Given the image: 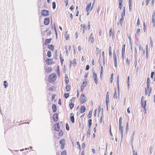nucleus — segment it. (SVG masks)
Here are the masks:
<instances>
[{
	"mask_svg": "<svg viewBox=\"0 0 155 155\" xmlns=\"http://www.w3.org/2000/svg\"><path fill=\"white\" fill-rule=\"evenodd\" d=\"M140 29L138 28V29H137V31H136V33L137 35H139V34L140 33Z\"/></svg>",
	"mask_w": 155,
	"mask_h": 155,
	"instance_id": "a18cd8bd",
	"label": "nucleus"
},
{
	"mask_svg": "<svg viewBox=\"0 0 155 155\" xmlns=\"http://www.w3.org/2000/svg\"><path fill=\"white\" fill-rule=\"evenodd\" d=\"M87 84V82L86 81H84L81 85V91L82 92L84 89V87H85Z\"/></svg>",
	"mask_w": 155,
	"mask_h": 155,
	"instance_id": "f8f14e48",
	"label": "nucleus"
},
{
	"mask_svg": "<svg viewBox=\"0 0 155 155\" xmlns=\"http://www.w3.org/2000/svg\"><path fill=\"white\" fill-rule=\"evenodd\" d=\"M125 7H124V8L123 12L122 13V14H121V16L122 17H124V16L125 14Z\"/></svg>",
	"mask_w": 155,
	"mask_h": 155,
	"instance_id": "e433bc0d",
	"label": "nucleus"
},
{
	"mask_svg": "<svg viewBox=\"0 0 155 155\" xmlns=\"http://www.w3.org/2000/svg\"><path fill=\"white\" fill-rule=\"evenodd\" d=\"M60 61H61V64L62 65L63 64V62L64 61V60L62 58L61 55L60 56Z\"/></svg>",
	"mask_w": 155,
	"mask_h": 155,
	"instance_id": "473e14b6",
	"label": "nucleus"
},
{
	"mask_svg": "<svg viewBox=\"0 0 155 155\" xmlns=\"http://www.w3.org/2000/svg\"><path fill=\"white\" fill-rule=\"evenodd\" d=\"M53 119L54 122H56L58 121V117L57 113H55L53 116Z\"/></svg>",
	"mask_w": 155,
	"mask_h": 155,
	"instance_id": "4468645a",
	"label": "nucleus"
},
{
	"mask_svg": "<svg viewBox=\"0 0 155 155\" xmlns=\"http://www.w3.org/2000/svg\"><path fill=\"white\" fill-rule=\"evenodd\" d=\"M59 143L61 146V149L62 150L64 149L66 144L65 140L64 139H61L59 142Z\"/></svg>",
	"mask_w": 155,
	"mask_h": 155,
	"instance_id": "39448f33",
	"label": "nucleus"
},
{
	"mask_svg": "<svg viewBox=\"0 0 155 155\" xmlns=\"http://www.w3.org/2000/svg\"><path fill=\"white\" fill-rule=\"evenodd\" d=\"M122 117H120L119 120V124H122Z\"/></svg>",
	"mask_w": 155,
	"mask_h": 155,
	"instance_id": "79ce46f5",
	"label": "nucleus"
},
{
	"mask_svg": "<svg viewBox=\"0 0 155 155\" xmlns=\"http://www.w3.org/2000/svg\"><path fill=\"white\" fill-rule=\"evenodd\" d=\"M48 48L50 50L53 51L54 49V46L52 45H49L48 46Z\"/></svg>",
	"mask_w": 155,
	"mask_h": 155,
	"instance_id": "aec40b11",
	"label": "nucleus"
},
{
	"mask_svg": "<svg viewBox=\"0 0 155 155\" xmlns=\"http://www.w3.org/2000/svg\"><path fill=\"white\" fill-rule=\"evenodd\" d=\"M71 88V85L70 84L67 85L66 87V90L67 91H68L70 90Z\"/></svg>",
	"mask_w": 155,
	"mask_h": 155,
	"instance_id": "393cba45",
	"label": "nucleus"
},
{
	"mask_svg": "<svg viewBox=\"0 0 155 155\" xmlns=\"http://www.w3.org/2000/svg\"><path fill=\"white\" fill-rule=\"evenodd\" d=\"M69 107L71 109H72L74 107L73 103L70 102L69 104Z\"/></svg>",
	"mask_w": 155,
	"mask_h": 155,
	"instance_id": "f704fd0d",
	"label": "nucleus"
},
{
	"mask_svg": "<svg viewBox=\"0 0 155 155\" xmlns=\"http://www.w3.org/2000/svg\"><path fill=\"white\" fill-rule=\"evenodd\" d=\"M4 85L5 86V87H6L8 86V84L7 81H5L4 82Z\"/></svg>",
	"mask_w": 155,
	"mask_h": 155,
	"instance_id": "de8ad7c7",
	"label": "nucleus"
},
{
	"mask_svg": "<svg viewBox=\"0 0 155 155\" xmlns=\"http://www.w3.org/2000/svg\"><path fill=\"white\" fill-rule=\"evenodd\" d=\"M54 130L55 131H58L60 130V127L58 123H56L54 125Z\"/></svg>",
	"mask_w": 155,
	"mask_h": 155,
	"instance_id": "9b49d317",
	"label": "nucleus"
},
{
	"mask_svg": "<svg viewBox=\"0 0 155 155\" xmlns=\"http://www.w3.org/2000/svg\"><path fill=\"white\" fill-rule=\"evenodd\" d=\"M89 40L90 41V43L91 44H92L94 41V38L93 37V34L92 33L90 34Z\"/></svg>",
	"mask_w": 155,
	"mask_h": 155,
	"instance_id": "a211bd4d",
	"label": "nucleus"
},
{
	"mask_svg": "<svg viewBox=\"0 0 155 155\" xmlns=\"http://www.w3.org/2000/svg\"><path fill=\"white\" fill-rule=\"evenodd\" d=\"M150 44L152 46H153V41H152V40L151 38H150Z\"/></svg>",
	"mask_w": 155,
	"mask_h": 155,
	"instance_id": "052dcab7",
	"label": "nucleus"
},
{
	"mask_svg": "<svg viewBox=\"0 0 155 155\" xmlns=\"http://www.w3.org/2000/svg\"><path fill=\"white\" fill-rule=\"evenodd\" d=\"M91 132V128H88V130L87 132V137H89Z\"/></svg>",
	"mask_w": 155,
	"mask_h": 155,
	"instance_id": "c756f323",
	"label": "nucleus"
},
{
	"mask_svg": "<svg viewBox=\"0 0 155 155\" xmlns=\"http://www.w3.org/2000/svg\"><path fill=\"white\" fill-rule=\"evenodd\" d=\"M109 99H106V105L107 106L108 105V103L109 101Z\"/></svg>",
	"mask_w": 155,
	"mask_h": 155,
	"instance_id": "13d9d810",
	"label": "nucleus"
},
{
	"mask_svg": "<svg viewBox=\"0 0 155 155\" xmlns=\"http://www.w3.org/2000/svg\"><path fill=\"white\" fill-rule=\"evenodd\" d=\"M75 97H73L71 100V103H73L74 102L75 100Z\"/></svg>",
	"mask_w": 155,
	"mask_h": 155,
	"instance_id": "09e8293b",
	"label": "nucleus"
},
{
	"mask_svg": "<svg viewBox=\"0 0 155 155\" xmlns=\"http://www.w3.org/2000/svg\"><path fill=\"white\" fill-rule=\"evenodd\" d=\"M52 110L53 112L55 113L57 110V107L55 104H53L52 105Z\"/></svg>",
	"mask_w": 155,
	"mask_h": 155,
	"instance_id": "412c9836",
	"label": "nucleus"
},
{
	"mask_svg": "<svg viewBox=\"0 0 155 155\" xmlns=\"http://www.w3.org/2000/svg\"><path fill=\"white\" fill-rule=\"evenodd\" d=\"M113 58H114V60L117 59V56L115 54H113Z\"/></svg>",
	"mask_w": 155,
	"mask_h": 155,
	"instance_id": "5fc2aeb1",
	"label": "nucleus"
},
{
	"mask_svg": "<svg viewBox=\"0 0 155 155\" xmlns=\"http://www.w3.org/2000/svg\"><path fill=\"white\" fill-rule=\"evenodd\" d=\"M126 62L128 65H129L130 64V61L127 58V59Z\"/></svg>",
	"mask_w": 155,
	"mask_h": 155,
	"instance_id": "680f3d73",
	"label": "nucleus"
},
{
	"mask_svg": "<svg viewBox=\"0 0 155 155\" xmlns=\"http://www.w3.org/2000/svg\"><path fill=\"white\" fill-rule=\"evenodd\" d=\"M61 155H67V152L66 150L63 151L61 153Z\"/></svg>",
	"mask_w": 155,
	"mask_h": 155,
	"instance_id": "72a5a7b5",
	"label": "nucleus"
},
{
	"mask_svg": "<svg viewBox=\"0 0 155 155\" xmlns=\"http://www.w3.org/2000/svg\"><path fill=\"white\" fill-rule=\"evenodd\" d=\"M91 3H90L88 4L86 7L85 9L86 11L87 12V15H88L90 13V11H91L92 10L93 5H92V6L91 7Z\"/></svg>",
	"mask_w": 155,
	"mask_h": 155,
	"instance_id": "7ed1b4c3",
	"label": "nucleus"
},
{
	"mask_svg": "<svg viewBox=\"0 0 155 155\" xmlns=\"http://www.w3.org/2000/svg\"><path fill=\"white\" fill-rule=\"evenodd\" d=\"M123 21H124V17H122L119 20V22H120V24L121 25H122V22H123Z\"/></svg>",
	"mask_w": 155,
	"mask_h": 155,
	"instance_id": "a19ab883",
	"label": "nucleus"
},
{
	"mask_svg": "<svg viewBox=\"0 0 155 155\" xmlns=\"http://www.w3.org/2000/svg\"><path fill=\"white\" fill-rule=\"evenodd\" d=\"M91 125H92V120L89 119L88 120V128H91Z\"/></svg>",
	"mask_w": 155,
	"mask_h": 155,
	"instance_id": "5701e85b",
	"label": "nucleus"
},
{
	"mask_svg": "<svg viewBox=\"0 0 155 155\" xmlns=\"http://www.w3.org/2000/svg\"><path fill=\"white\" fill-rule=\"evenodd\" d=\"M113 32L112 31L111 28H110V31H109V35L110 36H111L112 35V34Z\"/></svg>",
	"mask_w": 155,
	"mask_h": 155,
	"instance_id": "864d4df0",
	"label": "nucleus"
},
{
	"mask_svg": "<svg viewBox=\"0 0 155 155\" xmlns=\"http://www.w3.org/2000/svg\"><path fill=\"white\" fill-rule=\"evenodd\" d=\"M109 133H110V135L111 136H112V134L111 133V126H110V129H109Z\"/></svg>",
	"mask_w": 155,
	"mask_h": 155,
	"instance_id": "603ef678",
	"label": "nucleus"
},
{
	"mask_svg": "<svg viewBox=\"0 0 155 155\" xmlns=\"http://www.w3.org/2000/svg\"><path fill=\"white\" fill-rule=\"evenodd\" d=\"M52 40V39L51 38H50L49 39H46L45 40V44L46 45L49 43H50V42Z\"/></svg>",
	"mask_w": 155,
	"mask_h": 155,
	"instance_id": "f3484780",
	"label": "nucleus"
},
{
	"mask_svg": "<svg viewBox=\"0 0 155 155\" xmlns=\"http://www.w3.org/2000/svg\"><path fill=\"white\" fill-rule=\"evenodd\" d=\"M119 130L121 132V136L122 137L123 134V126L122 124H119Z\"/></svg>",
	"mask_w": 155,
	"mask_h": 155,
	"instance_id": "2eb2a0df",
	"label": "nucleus"
},
{
	"mask_svg": "<svg viewBox=\"0 0 155 155\" xmlns=\"http://www.w3.org/2000/svg\"><path fill=\"white\" fill-rule=\"evenodd\" d=\"M64 37L67 40H68L69 38V35L68 33V31H66L65 32V34H64Z\"/></svg>",
	"mask_w": 155,
	"mask_h": 155,
	"instance_id": "6ab92c4d",
	"label": "nucleus"
},
{
	"mask_svg": "<svg viewBox=\"0 0 155 155\" xmlns=\"http://www.w3.org/2000/svg\"><path fill=\"white\" fill-rule=\"evenodd\" d=\"M151 0H146V3L147 5Z\"/></svg>",
	"mask_w": 155,
	"mask_h": 155,
	"instance_id": "4d7b16f0",
	"label": "nucleus"
},
{
	"mask_svg": "<svg viewBox=\"0 0 155 155\" xmlns=\"http://www.w3.org/2000/svg\"><path fill=\"white\" fill-rule=\"evenodd\" d=\"M93 77L94 79V80L95 82V83L96 84H98V80L97 79V76L95 72H93Z\"/></svg>",
	"mask_w": 155,
	"mask_h": 155,
	"instance_id": "1a4fd4ad",
	"label": "nucleus"
},
{
	"mask_svg": "<svg viewBox=\"0 0 155 155\" xmlns=\"http://www.w3.org/2000/svg\"><path fill=\"white\" fill-rule=\"evenodd\" d=\"M152 22L153 23V27H154L155 26V18H152Z\"/></svg>",
	"mask_w": 155,
	"mask_h": 155,
	"instance_id": "c9c22d12",
	"label": "nucleus"
},
{
	"mask_svg": "<svg viewBox=\"0 0 155 155\" xmlns=\"http://www.w3.org/2000/svg\"><path fill=\"white\" fill-rule=\"evenodd\" d=\"M69 95V94L68 93H66L64 94V97L66 98H67L68 97Z\"/></svg>",
	"mask_w": 155,
	"mask_h": 155,
	"instance_id": "49530a36",
	"label": "nucleus"
},
{
	"mask_svg": "<svg viewBox=\"0 0 155 155\" xmlns=\"http://www.w3.org/2000/svg\"><path fill=\"white\" fill-rule=\"evenodd\" d=\"M66 129L67 130H69L70 129L68 123H66Z\"/></svg>",
	"mask_w": 155,
	"mask_h": 155,
	"instance_id": "4c0bfd02",
	"label": "nucleus"
},
{
	"mask_svg": "<svg viewBox=\"0 0 155 155\" xmlns=\"http://www.w3.org/2000/svg\"><path fill=\"white\" fill-rule=\"evenodd\" d=\"M92 110L90 111L88 113V115H87V117L88 118H91V115L92 114Z\"/></svg>",
	"mask_w": 155,
	"mask_h": 155,
	"instance_id": "c85d7f7f",
	"label": "nucleus"
},
{
	"mask_svg": "<svg viewBox=\"0 0 155 155\" xmlns=\"http://www.w3.org/2000/svg\"><path fill=\"white\" fill-rule=\"evenodd\" d=\"M114 98H117V94L116 92H115L114 95Z\"/></svg>",
	"mask_w": 155,
	"mask_h": 155,
	"instance_id": "6e6d98bb",
	"label": "nucleus"
},
{
	"mask_svg": "<svg viewBox=\"0 0 155 155\" xmlns=\"http://www.w3.org/2000/svg\"><path fill=\"white\" fill-rule=\"evenodd\" d=\"M47 65H49L53 63V60L52 58H47L45 61Z\"/></svg>",
	"mask_w": 155,
	"mask_h": 155,
	"instance_id": "0eeeda50",
	"label": "nucleus"
},
{
	"mask_svg": "<svg viewBox=\"0 0 155 155\" xmlns=\"http://www.w3.org/2000/svg\"><path fill=\"white\" fill-rule=\"evenodd\" d=\"M77 60L76 59H74L73 61H70L69 62V65L70 67L72 66L75 67L77 64Z\"/></svg>",
	"mask_w": 155,
	"mask_h": 155,
	"instance_id": "423d86ee",
	"label": "nucleus"
},
{
	"mask_svg": "<svg viewBox=\"0 0 155 155\" xmlns=\"http://www.w3.org/2000/svg\"><path fill=\"white\" fill-rule=\"evenodd\" d=\"M56 89V87H50L49 88V90L50 91H53V90H55Z\"/></svg>",
	"mask_w": 155,
	"mask_h": 155,
	"instance_id": "37998d69",
	"label": "nucleus"
},
{
	"mask_svg": "<svg viewBox=\"0 0 155 155\" xmlns=\"http://www.w3.org/2000/svg\"><path fill=\"white\" fill-rule=\"evenodd\" d=\"M140 20H139V19L138 18L137 19V25H140Z\"/></svg>",
	"mask_w": 155,
	"mask_h": 155,
	"instance_id": "69168bd1",
	"label": "nucleus"
},
{
	"mask_svg": "<svg viewBox=\"0 0 155 155\" xmlns=\"http://www.w3.org/2000/svg\"><path fill=\"white\" fill-rule=\"evenodd\" d=\"M89 68H90V67H89V65H87L86 66V70H88L89 69Z\"/></svg>",
	"mask_w": 155,
	"mask_h": 155,
	"instance_id": "0e129e2a",
	"label": "nucleus"
},
{
	"mask_svg": "<svg viewBox=\"0 0 155 155\" xmlns=\"http://www.w3.org/2000/svg\"><path fill=\"white\" fill-rule=\"evenodd\" d=\"M81 28L83 30V33H84L85 30L86 29V26L84 25V24H81Z\"/></svg>",
	"mask_w": 155,
	"mask_h": 155,
	"instance_id": "4be33fe9",
	"label": "nucleus"
},
{
	"mask_svg": "<svg viewBox=\"0 0 155 155\" xmlns=\"http://www.w3.org/2000/svg\"><path fill=\"white\" fill-rule=\"evenodd\" d=\"M64 2L66 4V6H67L68 4V0H64Z\"/></svg>",
	"mask_w": 155,
	"mask_h": 155,
	"instance_id": "e2e57ef3",
	"label": "nucleus"
},
{
	"mask_svg": "<svg viewBox=\"0 0 155 155\" xmlns=\"http://www.w3.org/2000/svg\"><path fill=\"white\" fill-rule=\"evenodd\" d=\"M122 3H119V7L120 10L122 9Z\"/></svg>",
	"mask_w": 155,
	"mask_h": 155,
	"instance_id": "c03bdc74",
	"label": "nucleus"
},
{
	"mask_svg": "<svg viewBox=\"0 0 155 155\" xmlns=\"http://www.w3.org/2000/svg\"><path fill=\"white\" fill-rule=\"evenodd\" d=\"M151 78L152 79L155 80V73L154 72H152L151 73Z\"/></svg>",
	"mask_w": 155,
	"mask_h": 155,
	"instance_id": "b1692460",
	"label": "nucleus"
},
{
	"mask_svg": "<svg viewBox=\"0 0 155 155\" xmlns=\"http://www.w3.org/2000/svg\"><path fill=\"white\" fill-rule=\"evenodd\" d=\"M87 98L85 96L84 93H82L80 97V101L81 104L85 103L87 101Z\"/></svg>",
	"mask_w": 155,
	"mask_h": 155,
	"instance_id": "20e7f679",
	"label": "nucleus"
},
{
	"mask_svg": "<svg viewBox=\"0 0 155 155\" xmlns=\"http://www.w3.org/2000/svg\"><path fill=\"white\" fill-rule=\"evenodd\" d=\"M47 56L49 58H50L51 56V53L50 51H48L47 53Z\"/></svg>",
	"mask_w": 155,
	"mask_h": 155,
	"instance_id": "cd10ccee",
	"label": "nucleus"
},
{
	"mask_svg": "<svg viewBox=\"0 0 155 155\" xmlns=\"http://www.w3.org/2000/svg\"><path fill=\"white\" fill-rule=\"evenodd\" d=\"M64 134V132L63 131L61 130L59 132L58 134V135L59 137H61Z\"/></svg>",
	"mask_w": 155,
	"mask_h": 155,
	"instance_id": "a878e982",
	"label": "nucleus"
},
{
	"mask_svg": "<svg viewBox=\"0 0 155 155\" xmlns=\"http://www.w3.org/2000/svg\"><path fill=\"white\" fill-rule=\"evenodd\" d=\"M106 99H109L108 92L107 93Z\"/></svg>",
	"mask_w": 155,
	"mask_h": 155,
	"instance_id": "bf43d9fd",
	"label": "nucleus"
},
{
	"mask_svg": "<svg viewBox=\"0 0 155 155\" xmlns=\"http://www.w3.org/2000/svg\"><path fill=\"white\" fill-rule=\"evenodd\" d=\"M49 12L46 10H43L41 12V15L44 16H46L48 15Z\"/></svg>",
	"mask_w": 155,
	"mask_h": 155,
	"instance_id": "9d476101",
	"label": "nucleus"
},
{
	"mask_svg": "<svg viewBox=\"0 0 155 155\" xmlns=\"http://www.w3.org/2000/svg\"><path fill=\"white\" fill-rule=\"evenodd\" d=\"M127 86L128 88H129L130 86V77L128 76L127 78Z\"/></svg>",
	"mask_w": 155,
	"mask_h": 155,
	"instance_id": "7c9ffc66",
	"label": "nucleus"
},
{
	"mask_svg": "<svg viewBox=\"0 0 155 155\" xmlns=\"http://www.w3.org/2000/svg\"><path fill=\"white\" fill-rule=\"evenodd\" d=\"M147 89L146 88L145 90V94L146 95H148L149 96H150V94L151 91V88L149 87V86L147 87Z\"/></svg>",
	"mask_w": 155,
	"mask_h": 155,
	"instance_id": "6e6552de",
	"label": "nucleus"
},
{
	"mask_svg": "<svg viewBox=\"0 0 155 155\" xmlns=\"http://www.w3.org/2000/svg\"><path fill=\"white\" fill-rule=\"evenodd\" d=\"M113 76V74L112 73L111 74V78H110V82H111V83H112V82Z\"/></svg>",
	"mask_w": 155,
	"mask_h": 155,
	"instance_id": "3c124183",
	"label": "nucleus"
},
{
	"mask_svg": "<svg viewBox=\"0 0 155 155\" xmlns=\"http://www.w3.org/2000/svg\"><path fill=\"white\" fill-rule=\"evenodd\" d=\"M56 76L55 74H52L49 76L48 81L50 82H54L56 80Z\"/></svg>",
	"mask_w": 155,
	"mask_h": 155,
	"instance_id": "f257e3e1",
	"label": "nucleus"
},
{
	"mask_svg": "<svg viewBox=\"0 0 155 155\" xmlns=\"http://www.w3.org/2000/svg\"><path fill=\"white\" fill-rule=\"evenodd\" d=\"M78 49L79 51H81V47L80 46H78Z\"/></svg>",
	"mask_w": 155,
	"mask_h": 155,
	"instance_id": "338daca9",
	"label": "nucleus"
},
{
	"mask_svg": "<svg viewBox=\"0 0 155 155\" xmlns=\"http://www.w3.org/2000/svg\"><path fill=\"white\" fill-rule=\"evenodd\" d=\"M86 110V107L84 106L83 105L81 107L80 109V112L81 113H83Z\"/></svg>",
	"mask_w": 155,
	"mask_h": 155,
	"instance_id": "dca6fc26",
	"label": "nucleus"
},
{
	"mask_svg": "<svg viewBox=\"0 0 155 155\" xmlns=\"http://www.w3.org/2000/svg\"><path fill=\"white\" fill-rule=\"evenodd\" d=\"M65 82L66 84H67L69 82V80L68 79V76L66 75L65 77Z\"/></svg>",
	"mask_w": 155,
	"mask_h": 155,
	"instance_id": "bb28decb",
	"label": "nucleus"
},
{
	"mask_svg": "<svg viewBox=\"0 0 155 155\" xmlns=\"http://www.w3.org/2000/svg\"><path fill=\"white\" fill-rule=\"evenodd\" d=\"M70 120L73 123H74V116H72L71 117Z\"/></svg>",
	"mask_w": 155,
	"mask_h": 155,
	"instance_id": "2f4dec72",
	"label": "nucleus"
},
{
	"mask_svg": "<svg viewBox=\"0 0 155 155\" xmlns=\"http://www.w3.org/2000/svg\"><path fill=\"white\" fill-rule=\"evenodd\" d=\"M100 9H101V7H100V6L98 7L97 8V12L98 13H99V12L100 11Z\"/></svg>",
	"mask_w": 155,
	"mask_h": 155,
	"instance_id": "774afa93",
	"label": "nucleus"
},
{
	"mask_svg": "<svg viewBox=\"0 0 155 155\" xmlns=\"http://www.w3.org/2000/svg\"><path fill=\"white\" fill-rule=\"evenodd\" d=\"M58 68L57 70V73L59 75H60V72L59 70V66H58Z\"/></svg>",
	"mask_w": 155,
	"mask_h": 155,
	"instance_id": "8fccbe9b",
	"label": "nucleus"
},
{
	"mask_svg": "<svg viewBox=\"0 0 155 155\" xmlns=\"http://www.w3.org/2000/svg\"><path fill=\"white\" fill-rule=\"evenodd\" d=\"M56 8V3L54 2H52V8L53 9H55Z\"/></svg>",
	"mask_w": 155,
	"mask_h": 155,
	"instance_id": "ea45409f",
	"label": "nucleus"
},
{
	"mask_svg": "<svg viewBox=\"0 0 155 155\" xmlns=\"http://www.w3.org/2000/svg\"><path fill=\"white\" fill-rule=\"evenodd\" d=\"M50 19L48 17L45 18L44 20V24L45 25H48L49 23Z\"/></svg>",
	"mask_w": 155,
	"mask_h": 155,
	"instance_id": "ddd939ff",
	"label": "nucleus"
},
{
	"mask_svg": "<svg viewBox=\"0 0 155 155\" xmlns=\"http://www.w3.org/2000/svg\"><path fill=\"white\" fill-rule=\"evenodd\" d=\"M146 102L147 101L144 100V97L143 96L141 99V103L142 107L144 109L145 113H146L147 112V109L146 108Z\"/></svg>",
	"mask_w": 155,
	"mask_h": 155,
	"instance_id": "f03ea898",
	"label": "nucleus"
},
{
	"mask_svg": "<svg viewBox=\"0 0 155 155\" xmlns=\"http://www.w3.org/2000/svg\"><path fill=\"white\" fill-rule=\"evenodd\" d=\"M52 69L51 68H48L46 69V71L48 72H49L51 71Z\"/></svg>",
	"mask_w": 155,
	"mask_h": 155,
	"instance_id": "58836bf2",
	"label": "nucleus"
}]
</instances>
